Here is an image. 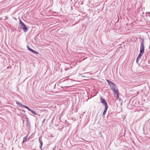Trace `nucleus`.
Listing matches in <instances>:
<instances>
[{
    "instance_id": "nucleus-1",
    "label": "nucleus",
    "mask_w": 150,
    "mask_h": 150,
    "mask_svg": "<svg viewBox=\"0 0 150 150\" xmlns=\"http://www.w3.org/2000/svg\"><path fill=\"white\" fill-rule=\"evenodd\" d=\"M106 81L108 84L110 86L111 89L113 92H115V93L117 92V91L118 90L115 84L108 79H107Z\"/></svg>"
},
{
    "instance_id": "nucleus-2",
    "label": "nucleus",
    "mask_w": 150,
    "mask_h": 150,
    "mask_svg": "<svg viewBox=\"0 0 150 150\" xmlns=\"http://www.w3.org/2000/svg\"><path fill=\"white\" fill-rule=\"evenodd\" d=\"M142 41L141 42L140 46V54H139L138 58L140 59L142 55L144 52V40L143 38L141 39Z\"/></svg>"
},
{
    "instance_id": "nucleus-3",
    "label": "nucleus",
    "mask_w": 150,
    "mask_h": 150,
    "mask_svg": "<svg viewBox=\"0 0 150 150\" xmlns=\"http://www.w3.org/2000/svg\"><path fill=\"white\" fill-rule=\"evenodd\" d=\"M20 24L21 25V28L23 29L25 32H26L28 30V29L25 25L22 22V21L20 19Z\"/></svg>"
},
{
    "instance_id": "nucleus-4",
    "label": "nucleus",
    "mask_w": 150,
    "mask_h": 150,
    "mask_svg": "<svg viewBox=\"0 0 150 150\" xmlns=\"http://www.w3.org/2000/svg\"><path fill=\"white\" fill-rule=\"evenodd\" d=\"M100 101L101 103L104 105L105 107L108 106V104L105 100L101 97H100Z\"/></svg>"
},
{
    "instance_id": "nucleus-5",
    "label": "nucleus",
    "mask_w": 150,
    "mask_h": 150,
    "mask_svg": "<svg viewBox=\"0 0 150 150\" xmlns=\"http://www.w3.org/2000/svg\"><path fill=\"white\" fill-rule=\"evenodd\" d=\"M115 97L117 100L120 101L121 100V99L119 98V91L118 90L117 91V93L114 92Z\"/></svg>"
},
{
    "instance_id": "nucleus-6",
    "label": "nucleus",
    "mask_w": 150,
    "mask_h": 150,
    "mask_svg": "<svg viewBox=\"0 0 150 150\" xmlns=\"http://www.w3.org/2000/svg\"><path fill=\"white\" fill-rule=\"evenodd\" d=\"M39 142L40 143V148L42 150V146L43 144V143L42 141V137H41L39 139Z\"/></svg>"
},
{
    "instance_id": "nucleus-7",
    "label": "nucleus",
    "mask_w": 150,
    "mask_h": 150,
    "mask_svg": "<svg viewBox=\"0 0 150 150\" xmlns=\"http://www.w3.org/2000/svg\"><path fill=\"white\" fill-rule=\"evenodd\" d=\"M108 108V106L105 107V110H104L103 112V115H105V114Z\"/></svg>"
},
{
    "instance_id": "nucleus-8",
    "label": "nucleus",
    "mask_w": 150,
    "mask_h": 150,
    "mask_svg": "<svg viewBox=\"0 0 150 150\" xmlns=\"http://www.w3.org/2000/svg\"><path fill=\"white\" fill-rule=\"evenodd\" d=\"M28 134L26 136L24 137L23 138L22 144H23L27 140V138L28 137Z\"/></svg>"
},
{
    "instance_id": "nucleus-9",
    "label": "nucleus",
    "mask_w": 150,
    "mask_h": 150,
    "mask_svg": "<svg viewBox=\"0 0 150 150\" xmlns=\"http://www.w3.org/2000/svg\"><path fill=\"white\" fill-rule=\"evenodd\" d=\"M16 103L18 105H19L22 107H23V106H24V105H22L21 103H19V102H18V101H16Z\"/></svg>"
},
{
    "instance_id": "nucleus-10",
    "label": "nucleus",
    "mask_w": 150,
    "mask_h": 150,
    "mask_svg": "<svg viewBox=\"0 0 150 150\" xmlns=\"http://www.w3.org/2000/svg\"><path fill=\"white\" fill-rule=\"evenodd\" d=\"M23 107L26 108L27 109H28V111H30V109L28 107L26 106H25V105H24L23 106Z\"/></svg>"
},
{
    "instance_id": "nucleus-11",
    "label": "nucleus",
    "mask_w": 150,
    "mask_h": 150,
    "mask_svg": "<svg viewBox=\"0 0 150 150\" xmlns=\"http://www.w3.org/2000/svg\"><path fill=\"white\" fill-rule=\"evenodd\" d=\"M27 48H28V50L29 51H31V52H32V51H33V50L31 49L29 47H28V46L27 47Z\"/></svg>"
},
{
    "instance_id": "nucleus-12",
    "label": "nucleus",
    "mask_w": 150,
    "mask_h": 150,
    "mask_svg": "<svg viewBox=\"0 0 150 150\" xmlns=\"http://www.w3.org/2000/svg\"><path fill=\"white\" fill-rule=\"evenodd\" d=\"M32 52H33L35 54H38L39 53L38 52H37V51H35L34 50H33L32 51Z\"/></svg>"
},
{
    "instance_id": "nucleus-13",
    "label": "nucleus",
    "mask_w": 150,
    "mask_h": 150,
    "mask_svg": "<svg viewBox=\"0 0 150 150\" xmlns=\"http://www.w3.org/2000/svg\"><path fill=\"white\" fill-rule=\"evenodd\" d=\"M33 114L34 115H37L38 114H37V113H36V112L35 111H34V110H33Z\"/></svg>"
},
{
    "instance_id": "nucleus-14",
    "label": "nucleus",
    "mask_w": 150,
    "mask_h": 150,
    "mask_svg": "<svg viewBox=\"0 0 150 150\" xmlns=\"http://www.w3.org/2000/svg\"><path fill=\"white\" fill-rule=\"evenodd\" d=\"M33 110H30V111H31V113L33 114Z\"/></svg>"
},
{
    "instance_id": "nucleus-15",
    "label": "nucleus",
    "mask_w": 150,
    "mask_h": 150,
    "mask_svg": "<svg viewBox=\"0 0 150 150\" xmlns=\"http://www.w3.org/2000/svg\"><path fill=\"white\" fill-rule=\"evenodd\" d=\"M139 59V58H138V57H137V59L136 60V62H138V61Z\"/></svg>"
},
{
    "instance_id": "nucleus-16",
    "label": "nucleus",
    "mask_w": 150,
    "mask_h": 150,
    "mask_svg": "<svg viewBox=\"0 0 150 150\" xmlns=\"http://www.w3.org/2000/svg\"><path fill=\"white\" fill-rule=\"evenodd\" d=\"M70 69V68H69V69H68V68H66V69H65V70H66V71H67V70H68V69Z\"/></svg>"
},
{
    "instance_id": "nucleus-17",
    "label": "nucleus",
    "mask_w": 150,
    "mask_h": 150,
    "mask_svg": "<svg viewBox=\"0 0 150 150\" xmlns=\"http://www.w3.org/2000/svg\"><path fill=\"white\" fill-rule=\"evenodd\" d=\"M45 119H44V120L42 121V123H43L44 122H45Z\"/></svg>"
},
{
    "instance_id": "nucleus-18",
    "label": "nucleus",
    "mask_w": 150,
    "mask_h": 150,
    "mask_svg": "<svg viewBox=\"0 0 150 150\" xmlns=\"http://www.w3.org/2000/svg\"><path fill=\"white\" fill-rule=\"evenodd\" d=\"M61 87H62V88H65V87H65V86H64V87L61 86Z\"/></svg>"
},
{
    "instance_id": "nucleus-19",
    "label": "nucleus",
    "mask_w": 150,
    "mask_h": 150,
    "mask_svg": "<svg viewBox=\"0 0 150 150\" xmlns=\"http://www.w3.org/2000/svg\"><path fill=\"white\" fill-rule=\"evenodd\" d=\"M82 139L83 140H84V141H85V140L84 139Z\"/></svg>"
}]
</instances>
